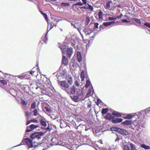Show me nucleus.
<instances>
[{
    "instance_id": "f257e3e1",
    "label": "nucleus",
    "mask_w": 150,
    "mask_h": 150,
    "mask_svg": "<svg viewBox=\"0 0 150 150\" xmlns=\"http://www.w3.org/2000/svg\"><path fill=\"white\" fill-rule=\"evenodd\" d=\"M41 125L43 127H41L42 132H38V139L40 138V137L44 135V134L47 132H50L52 129V128H50V125H48L47 128H45V127L47 126L45 119H42L40 121Z\"/></svg>"
},
{
    "instance_id": "f03ea898",
    "label": "nucleus",
    "mask_w": 150,
    "mask_h": 150,
    "mask_svg": "<svg viewBox=\"0 0 150 150\" xmlns=\"http://www.w3.org/2000/svg\"><path fill=\"white\" fill-rule=\"evenodd\" d=\"M46 82L45 85H44L43 86V88H40L39 91L41 92L42 94H40L41 95L43 94L47 95L49 93L48 90L50 88L51 86V83L50 81H47H47H46Z\"/></svg>"
},
{
    "instance_id": "7ed1b4c3",
    "label": "nucleus",
    "mask_w": 150,
    "mask_h": 150,
    "mask_svg": "<svg viewBox=\"0 0 150 150\" xmlns=\"http://www.w3.org/2000/svg\"><path fill=\"white\" fill-rule=\"evenodd\" d=\"M71 98L73 101L77 102L79 100H84L85 97L82 91H79L76 93L75 95L73 97L71 96Z\"/></svg>"
},
{
    "instance_id": "20e7f679",
    "label": "nucleus",
    "mask_w": 150,
    "mask_h": 150,
    "mask_svg": "<svg viewBox=\"0 0 150 150\" xmlns=\"http://www.w3.org/2000/svg\"><path fill=\"white\" fill-rule=\"evenodd\" d=\"M59 83L60 85V87L66 91L69 88V85L66 82V81H60Z\"/></svg>"
},
{
    "instance_id": "39448f33",
    "label": "nucleus",
    "mask_w": 150,
    "mask_h": 150,
    "mask_svg": "<svg viewBox=\"0 0 150 150\" xmlns=\"http://www.w3.org/2000/svg\"><path fill=\"white\" fill-rule=\"evenodd\" d=\"M129 145L131 147V149H130V147L128 145H124V150H138L136 149V146L135 145L130 143Z\"/></svg>"
},
{
    "instance_id": "423d86ee",
    "label": "nucleus",
    "mask_w": 150,
    "mask_h": 150,
    "mask_svg": "<svg viewBox=\"0 0 150 150\" xmlns=\"http://www.w3.org/2000/svg\"><path fill=\"white\" fill-rule=\"evenodd\" d=\"M23 142H24L27 145H28L29 148L33 147V145L32 144V141L28 138L23 139Z\"/></svg>"
},
{
    "instance_id": "0eeeda50",
    "label": "nucleus",
    "mask_w": 150,
    "mask_h": 150,
    "mask_svg": "<svg viewBox=\"0 0 150 150\" xmlns=\"http://www.w3.org/2000/svg\"><path fill=\"white\" fill-rule=\"evenodd\" d=\"M75 88V86H73L69 88L66 91L69 94L73 95L76 93Z\"/></svg>"
},
{
    "instance_id": "6e6552de",
    "label": "nucleus",
    "mask_w": 150,
    "mask_h": 150,
    "mask_svg": "<svg viewBox=\"0 0 150 150\" xmlns=\"http://www.w3.org/2000/svg\"><path fill=\"white\" fill-rule=\"evenodd\" d=\"M68 63V60L67 58L64 55L62 56V64L64 66H67Z\"/></svg>"
},
{
    "instance_id": "1a4fd4ad",
    "label": "nucleus",
    "mask_w": 150,
    "mask_h": 150,
    "mask_svg": "<svg viewBox=\"0 0 150 150\" xmlns=\"http://www.w3.org/2000/svg\"><path fill=\"white\" fill-rule=\"evenodd\" d=\"M117 130L118 132L121 134L126 135L128 134V132L124 129H122V128H118Z\"/></svg>"
},
{
    "instance_id": "9d476101",
    "label": "nucleus",
    "mask_w": 150,
    "mask_h": 150,
    "mask_svg": "<svg viewBox=\"0 0 150 150\" xmlns=\"http://www.w3.org/2000/svg\"><path fill=\"white\" fill-rule=\"evenodd\" d=\"M105 118L107 120L112 121V120L114 118V117L112 116L111 113H108L105 117Z\"/></svg>"
},
{
    "instance_id": "9b49d317",
    "label": "nucleus",
    "mask_w": 150,
    "mask_h": 150,
    "mask_svg": "<svg viewBox=\"0 0 150 150\" xmlns=\"http://www.w3.org/2000/svg\"><path fill=\"white\" fill-rule=\"evenodd\" d=\"M47 39L46 35L42 36L41 38V40L40 41L39 44H43L46 42Z\"/></svg>"
},
{
    "instance_id": "f8f14e48",
    "label": "nucleus",
    "mask_w": 150,
    "mask_h": 150,
    "mask_svg": "<svg viewBox=\"0 0 150 150\" xmlns=\"http://www.w3.org/2000/svg\"><path fill=\"white\" fill-rule=\"evenodd\" d=\"M73 53V49L72 48H68L67 51L66 53L67 54L68 57L69 58H70L72 56V54Z\"/></svg>"
},
{
    "instance_id": "ddd939ff",
    "label": "nucleus",
    "mask_w": 150,
    "mask_h": 150,
    "mask_svg": "<svg viewBox=\"0 0 150 150\" xmlns=\"http://www.w3.org/2000/svg\"><path fill=\"white\" fill-rule=\"evenodd\" d=\"M123 121V119L122 118H113L111 122L112 123H119L122 122Z\"/></svg>"
},
{
    "instance_id": "4468645a",
    "label": "nucleus",
    "mask_w": 150,
    "mask_h": 150,
    "mask_svg": "<svg viewBox=\"0 0 150 150\" xmlns=\"http://www.w3.org/2000/svg\"><path fill=\"white\" fill-rule=\"evenodd\" d=\"M83 31L86 36H89L92 33L93 31L85 28L84 29Z\"/></svg>"
},
{
    "instance_id": "2eb2a0df",
    "label": "nucleus",
    "mask_w": 150,
    "mask_h": 150,
    "mask_svg": "<svg viewBox=\"0 0 150 150\" xmlns=\"http://www.w3.org/2000/svg\"><path fill=\"white\" fill-rule=\"evenodd\" d=\"M77 57L79 62H81L82 60V56L81 53L80 52H78L77 53Z\"/></svg>"
},
{
    "instance_id": "dca6fc26",
    "label": "nucleus",
    "mask_w": 150,
    "mask_h": 150,
    "mask_svg": "<svg viewBox=\"0 0 150 150\" xmlns=\"http://www.w3.org/2000/svg\"><path fill=\"white\" fill-rule=\"evenodd\" d=\"M112 115L116 117H121L122 116V115L120 113L115 111L112 112Z\"/></svg>"
},
{
    "instance_id": "f3484780",
    "label": "nucleus",
    "mask_w": 150,
    "mask_h": 150,
    "mask_svg": "<svg viewBox=\"0 0 150 150\" xmlns=\"http://www.w3.org/2000/svg\"><path fill=\"white\" fill-rule=\"evenodd\" d=\"M132 122L130 120H126L122 123V124L124 125H127L131 124Z\"/></svg>"
},
{
    "instance_id": "a211bd4d",
    "label": "nucleus",
    "mask_w": 150,
    "mask_h": 150,
    "mask_svg": "<svg viewBox=\"0 0 150 150\" xmlns=\"http://www.w3.org/2000/svg\"><path fill=\"white\" fill-rule=\"evenodd\" d=\"M112 4V0L109 1L107 3L106 5L105 8L106 9H109L110 7L111 4Z\"/></svg>"
},
{
    "instance_id": "6ab92c4d",
    "label": "nucleus",
    "mask_w": 150,
    "mask_h": 150,
    "mask_svg": "<svg viewBox=\"0 0 150 150\" xmlns=\"http://www.w3.org/2000/svg\"><path fill=\"white\" fill-rule=\"evenodd\" d=\"M30 137L32 139H34L35 138H38V132H36L31 134Z\"/></svg>"
},
{
    "instance_id": "aec40b11",
    "label": "nucleus",
    "mask_w": 150,
    "mask_h": 150,
    "mask_svg": "<svg viewBox=\"0 0 150 150\" xmlns=\"http://www.w3.org/2000/svg\"><path fill=\"white\" fill-rule=\"evenodd\" d=\"M67 83H68L69 84L71 85L72 83V78L71 77L67 78L65 81Z\"/></svg>"
},
{
    "instance_id": "412c9836",
    "label": "nucleus",
    "mask_w": 150,
    "mask_h": 150,
    "mask_svg": "<svg viewBox=\"0 0 150 150\" xmlns=\"http://www.w3.org/2000/svg\"><path fill=\"white\" fill-rule=\"evenodd\" d=\"M80 77L81 79V80L82 81H84L85 76V72L84 71H82Z\"/></svg>"
},
{
    "instance_id": "4be33fe9",
    "label": "nucleus",
    "mask_w": 150,
    "mask_h": 150,
    "mask_svg": "<svg viewBox=\"0 0 150 150\" xmlns=\"http://www.w3.org/2000/svg\"><path fill=\"white\" fill-rule=\"evenodd\" d=\"M114 23L115 21L104 22L103 23V25L104 26H107L110 25H112V24H113Z\"/></svg>"
},
{
    "instance_id": "5701e85b",
    "label": "nucleus",
    "mask_w": 150,
    "mask_h": 150,
    "mask_svg": "<svg viewBox=\"0 0 150 150\" xmlns=\"http://www.w3.org/2000/svg\"><path fill=\"white\" fill-rule=\"evenodd\" d=\"M40 79H38V81H39V80H40V82H44V81L45 79H46L45 78V76L43 75H40Z\"/></svg>"
},
{
    "instance_id": "b1692460",
    "label": "nucleus",
    "mask_w": 150,
    "mask_h": 150,
    "mask_svg": "<svg viewBox=\"0 0 150 150\" xmlns=\"http://www.w3.org/2000/svg\"><path fill=\"white\" fill-rule=\"evenodd\" d=\"M39 11L40 12L41 14L45 17V20L47 21H48V18L47 15L45 13H43L41 10H39Z\"/></svg>"
},
{
    "instance_id": "393cba45",
    "label": "nucleus",
    "mask_w": 150,
    "mask_h": 150,
    "mask_svg": "<svg viewBox=\"0 0 150 150\" xmlns=\"http://www.w3.org/2000/svg\"><path fill=\"white\" fill-rule=\"evenodd\" d=\"M25 113L27 119L28 120L29 119L30 116L32 115V112H28V111H25Z\"/></svg>"
},
{
    "instance_id": "a878e982",
    "label": "nucleus",
    "mask_w": 150,
    "mask_h": 150,
    "mask_svg": "<svg viewBox=\"0 0 150 150\" xmlns=\"http://www.w3.org/2000/svg\"><path fill=\"white\" fill-rule=\"evenodd\" d=\"M43 110L45 112L47 111L49 112H52V110L51 109L48 107L47 106L45 108V109H44Z\"/></svg>"
},
{
    "instance_id": "bb28decb",
    "label": "nucleus",
    "mask_w": 150,
    "mask_h": 150,
    "mask_svg": "<svg viewBox=\"0 0 150 150\" xmlns=\"http://www.w3.org/2000/svg\"><path fill=\"white\" fill-rule=\"evenodd\" d=\"M141 147L144 148L145 149H150V147L149 146H147L145 144H142L141 145Z\"/></svg>"
},
{
    "instance_id": "cd10ccee",
    "label": "nucleus",
    "mask_w": 150,
    "mask_h": 150,
    "mask_svg": "<svg viewBox=\"0 0 150 150\" xmlns=\"http://www.w3.org/2000/svg\"><path fill=\"white\" fill-rule=\"evenodd\" d=\"M98 18L99 19H103V13L101 11H100L98 12Z\"/></svg>"
},
{
    "instance_id": "c85d7f7f",
    "label": "nucleus",
    "mask_w": 150,
    "mask_h": 150,
    "mask_svg": "<svg viewBox=\"0 0 150 150\" xmlns=\"http://www.w3.org/2000/svg\"><path fill=\"white\" fill-rule=\"evenodd\" d=\"M108 111V108H103L102 109L101 111V113L102 115H105L106 114Z\"/></svg>"
},
{
    "instance_id": "c756f323",
    "label": "nucleus",
    "mask_w": 150,
    "mask_h": 150,
    "mask_svg": "<svg viewBox=\"0 0 150 150\" xmlns=\"http://www.w3.org/2000/svg\"><path fill=\"white\" fill-rule=\"evenodd\" d=\"M90 18L89 17H87L86 18V20H85V24L86 25H87L90 22Z\"/></svg>"
},
{
    "instance_id": "7c9ffc66",
    "label": "nucleus",
    "mask_w": 150,
    "mask_h": 150,
    "mask_svg": "<svg viewBox=\"0 0 150 150\" xmlns=\"http://www.w3.org/2000/svg\"><path fill=\"white\" fill-rule=\"evenodd\" d=\"M134 21H135L137 24L139 25L141 24V22L139 19H136V18H133L132 19Z\"/></svg>"
},
{
    "instance_id": "2f4dec72",
    "label": "nucleus",
    "mask_w": 150,
    "mask_h": 150,
    "mask_svg": "<svg viewBox=\"0 0 150 150\" xmlns=\"http://www.w3.org/2000/svg\"><path fill=\"white\" fill-rule=\"evenodd\" d=\"M0 82L4 86L7 84V81L2 80H0Z\"/></svg>"
},
{
    "instance_id": "473e14b6",
    "label": "nucleus",
    "mask_w": 150,
    "mask_h": 150,
    "mask_svg": "<svg viewBox=\"0 0 150 150\" xmlns=\"http://www.w3.org/2000/svg\"><path fill=\"white\" fill-rule=\"evenodd\" d=\"M88 5V8H85V7H83L84 8H87V9H89L91 11H93V7L92 6H91V5H90V4H87Z\"/></svg>"
},
{
    "instance_id": "72a5a7b5",
    "label": "nucleus",
    "mask_w": 150,
    "mask_h": 150,
    "mask_svg": "<svg viewBox=\"0 0 150 150\" xmlns=\"http://www.w3.org/2000/svg\"><path fill=\"white\" fill-rule=\"evenodd\" d=\"M94 26L93 27V28L94 30H96L98 28V26L99 25V23H94Z\"/></svg>"
},
{
    "instance_id": "f704fd0d",
    "label": "nucleus",
    "mask_w": 150,
    "mask_h": 150,
    "mask_svg": "<svg viewBox=\"0 0 150 150\" xmlns=\"http://www.w3.org/2000/svg\"><path fill=\"white\" fill-rule=\"evenodd\" d=\"M90 81L88 80H87L86 81L85 86L86 88H88L91 84Z\"/></svg>"
},
{
    "instance_id": "c9c22d12",
    "label": "nucleus",
    "mask_w": 150,
    "mask_h": 150,
    "mask_svg": "<svg viewBox=\"0 0 150 150\" xmlns=\"http://www.w3.org/2000/svg\"><path fill=\"white\" fill-rule=\"evenodd\" d=\"M83 5V3L81 2H78L74 4H73V6H76V5H78V6H81Z\"/></svg>"
},
{
    "instance_id": "e433bc0d",
    "label": "nucleus",
    "mask_w": 150,
    "mask_h": 150,
    "mask_svg": "<svg viewBox=\"0 0 150 150\" xmlns=\"http://www.w3.org/2000/svg\"><path fill=\"white\" fill-rule=\"evenodd\" d=\"M123 16V14L122 13H121L120 16H116L115 18L113 17V20H116L117 19H118L119 20V19H120V18H122Z\"/></svg>"
},
{
    "instance_id": "4c0bfd02",
    "label": "nucleus",
    "mask_w": 150,
    "mask_h": 150,
    "mask_svg": "<svg viewBox=\"0 0 150 150\" xmlns=\"http://www.w3.org/2000/svg\"><path fill=\"white\" fill-rule=\"evenodd\" d=\"M29 127L32 130L33 129L35 128L38 127V125H35L32 124L30 126H29Z\"/></svg>"
},
{
    "instance_id": "58836bf2",
    "label": "nucleus",
    "mask_w": 150,
    "mask_h": 150,
    "mask_svg": "<svg viewBox=\"0 0 150 150\" xmlns=\"http://www.w3.org/2000/svg\"><path fill=\"white\" fill-rule=\"evenodd\" d=\"M61 5L62 6H64L65 7L66 6L67 7H68V6H70V4L68 3L63 2L61 3Z\"/></svg>"
},
{
    "instance_id": "ea45409f",
    "label": "nucleus",
    "mask_w": 150,
    "mask_h": 150,
    "mask_svg": "<svg viewBox=\"0 0 150 150\" xmlns=\"http://www.w3.org/2000/svg\"><path fill=\"white\" fill-rule=\"evenodd\" d=\"M41 106L42 110H43L44 109V108L47 106V104L45 103H41Z\"/></svg>"
},
{
    "instance_id": "a19ab883",
    "label": "nucleus",
    "mask_w": 150,
    "mask_h": 150,
    "mask_svg": "<svg viewBox=\"0 0 150 150\" xmlns=\"http://www.w3.org/2000/svg\"><path fill=\"white\" fill-rule=\"evenodd\" d=\"M61 51L63 54H66L67 50L65 48H62Z\"/></svg>"
},
{
    "instance_id": "79ce46f5",
    "label": "nucleus",
    "mask_w": 150,
    "mask_h": 150,
    "mask_svg": "<svg viewBox=\"0 0 150 150\" xmlns=\"http://www.w3.org/2000/svg\"><path fill=\"white\" fill-rule=\"evenodd\" d=\"M132 117L133 116L131 115V114H128L127 115V116L125 118L126 119H130L132 118Z\"/></svg>"
},
{
    "instance_id": "37998d69",
    "label": "nucleus",
    "mask_w": 150,
    "mask_h": 150,
    "mask_svg": "<svg viewBox=\"0 0 150 150\" xmlns=\"http://www.w3.org/2000/svg\"><path fill=\"white\" fill-rule=\"evenodd\" d=\"M36 102H34L31 104V108L34 109V108H35L36 107Z\"/></svg>"
},
{
    "instance_id": "c03bdc74",
    "label": "nucleus",
    "mask_w": 150,
    "mask_h": 150,
    "mask_svg": "<svg viewBox=\"0 0 150 150\" xmlns=\"http://www.w3.org/2000/svg\"><path fill=\"white\" fill-rule=\"evenodd\" d=\"M21 102L22 104L23 105H27V103L25 100L21 99Z\"/></svg>"
},
{
    "instance_id": "a18cd8bd",
    "label": "nucleus",
    "mask_w": 150,
    "mask_h": 150,
    "mask_svg": "<svg viewBox=\"0 0 150 150\" xmlns=\"http://www.w3.org/2000/svg\"><path fill=\"white\" fill-rule=\"evenodd\" d=\"M33 115L34 116H36L38 113V110L37 109H35L33 111Z\"/></svg>"
},
{
    "instance_id": "49530a36",
    "label": "nucleus",
    "mask_w": 150,
    "mask_h": 150,
    "mask_svg": "<svg viewBox=\"0 0 150 150\" xmlns=\"http://www.w3.org/2000/svg\"><path fill=\"white\" fill-rule=\"evenodd\" d=\"M144 25L150 28V23H144Z\"/></svg>"
},
{
    "instance_id": "de8ad7c7",
    "label": "nucleus",
    "mask_w": 150,
    "mask_h": 150,
    "mask_svg": "<svg viewBox=\"0 0 150 150\" xmlns=\"http://www.w3.org/2000/svg\"><path fill=\"white\" fill-rule=\"evenodd\" d=\"M93 24L91 23L88 26V27L90 29H92L93 28Z\"/></svg>"
},
{
    "instance_id": "09e8293b",
    "label": "nucleus",
    "mask_w": 150,
    "mask_h": 150,
    "mask_svg": "<svg viewBox=\"0 0 150 150\" xmlns=\"http://www.w3.org/2000/svg\"><path fill=\"white\" fill-rule=\"evenodd\" d=\"M74 84L76 86H79V83L77 81H75Z\"/></svg>"
},
{
    "instance_id": "8fccbe9b",
    "label": "nucleus",
    "mask_w": 150,
    "mask_h": 150,
    "mask_svg": "<svg viewBox=\"0 0 150 150\" xmlns=\"http://www.w3.org/2000/svg\"><path fill=\"white\" fill-rule=\"evenodd\" d=\"M35 67L33 68L32 69V70L30 72V74H31V75H32V74H33L34 73V72H35V71L34 70V69H35Z\"/></svg>"
},
{
    "instance_id": "3c124183",
    "label": "nucleus",
    "mask_w": 150,
    "mask_h": 150,
    "mask_svg": "<svg viewBox=\"0 0 150 150\" xmlns=\"http://www.w3.org/2000/svg\"><path fill=\"white\" fill-rule=\"evenodd\" d=\"M29 128V126H28L27 127V128H26V132H30V131H32V129H28V128Z\"/></svg>"
},
{
    "instance_id": "603ef678",
    "label": "nucleus",
    "mask_w": 150,
    "mask_h": 150,
    "mask_svg": "<svg viewBox=\"0 0 150 150\" xmlns=\"http://www.w3.org/2000/svg\"><path fill=\"white\" fill-rule=\"evenodd\" d=\"M120 138L118 136L115 140V142H119Z\"/></svg>"
},
{
    "instance_id": "864d4df0",
    "label": "nucleus",
    "mask_w": 150,
    "mask_h": 150,
    "mask_svg": "<svg viewBox=\"0 0 150 150\" xmlns=\"http://www.w3.org/2000/svg\"><path fill=\"white\" fill-rule=\"evenodd\" d=\"M108 19L110 21H112L113 20V17H109L108 18Z\"/></svg>"
},
{
    "instance_id": "5fc2aeb1",
    "label": "nucleus",
    "mask_w": 150,
    "mask_h": 150,
    "mask_svg": "<svg viewBox=\"0 0 150 150\" xmlns=\"http://www.w3.org/2000/svg\"><path fill=\"white\" fill-rule=\"evenodd\" d=\"M101 102V101L100 99H98L97 100V102L96 103V104L97 105H98L100 103V102Z\"/></svg>"
},
{
    "instance_id": "6e6d98bb",
    "label": "nucleus",
    "mask_w": 150,
    "mask_h": 150,
    "mask_svg": "<svg viewBox=\"0 0 150 150\" xmlns=\"http://www.w3.org/2000/svg\"><path fill=\"white\" fill-rule=\"evenodd\" d=\"M103 26H104L103 25V24L102 25H100L99 26V29L100 30H101L102 28H104V27H103Z\"/></svg>"
},
{
    "instance_id": "4d7b16f0",
    "label": "nucleus",
    "mask_w": 150,
    "mask_h": 150,
    "mask_svg": "<svg viewBox=\"0 0 150 150\" xmlns=\"http://www.w3.org/2000/svg\"><path fill=\"white\" fill-rule=\"evenodd\" d=\"M24 142H23V141H22V142L20 143V144L17 145H16V146H13V147H16V146H20L21 145H22L23 144H22V143Z\"/></svg>"
},
{
    "instance_id": "13d9d810",
    "label": "nucleus",
    "mask_w": 150,
    "mask_h": 150,
    "mask_svg": "<svg viewBox=\"0 0 150 150\" xmlns=\"http://www.w3.org/2000/svg\"><path fill=\"white\" fill-rule=\"evenodd\" d=\"M60 127L61 128H64V127L63 125V123L61 122H60Z\"/></svg>"
},
{
    "instance_id": "bf43d9fd",
    "label": "nucleus",
    "mask_w": 150,
    "mask_h": 150,
    "mask_svg": "<svg viewBox=\"0 0 150 150\" xmlns=\"http://www.w3.org/2000/svg\"><path fill=\"white\" fill-rule=\"evenodd\" d=\"M31 122H38V120L35 119L31 120Z\"/></svg>"
},
{
    "instance_id": "052dcab7",
    "label": "nucleus",
    "mask_w": 150,
    "mask_h": 150,
    "mask_svg": "<svg viewBox=\"0 0 150 150\" xmlns=\"http://www.w3.org/2000/svg\"><path fill=\"white\" fill-rule=\"evenodd\" d=\"M84 4H86L87 3L86 0H82Z\"/></svg>"
},
{
    "instance_id": "680f3d73",
    "label": "nucleus",
    "mask_w": 150,
    "mask_h": 150,
    "mask_svg": "<svg viewBox=\"0 0 150 150\" xmlns=\"http://www.w3.org/2000/svg\"><path fill=\"white\" fill-rule=\"evenodd\" d=\"M31 122V120H28L26 123V125H28Z\"/></svg>"
},
{
    "instance_id": "e2e57ef3",
    "label": "nucleus",
    "mask_w": 150,
    "mask_h": 150,
    "mask_svg": "<svg viewBox=\"0 0 150 150\" xmlns=\"http://www.w3.org/2000/svg\"><path fill=\"white\" fill-rule=\"evenodd\" d=\"M122 21L124 23H128L129 22L127 21L126 19H123L122 20Z\"/></svg>"
},
{
    "instance_id": "0e129e2a",
    "label": "nucleus",
    "mask_w": 150,
    "mask_h": 150,
    "mask_svg": "<svg viewBox=\"0 0 150 150\" xmlns=\"http://www.w3.org/2000/svg\"><path fill=\"white\" fill-rule=\"evenodd\" d=\"M75 45V42H71V45L72 46H74Z\"/></svg>"
},
{
    "instance_id": "69168bd1",
    "label": "nucleus",
    "mask_w": 150,
    "mask_h": 150,
    "mask_svg": "<svg viewBox=\"0 0 150 150\" xmlns=\"http://www.w3.org/2000/svg\"><path fill=\"white\" fill-rule=\"evenodd\" d=\"M83 7L88 8V7H86V6H84L80 7V8L81 9H87V8H83Z\"/></svg>"
},
{
    "instance_id": "338daca9",
    "label": "nucleus",
    "mask_w": 150,
    "mask_h": 150,
    "mask_svg": "<svg viewBox=\"0 0 150 150\" xmlns=\"http://www.w3.org/2000/svg\"><path fill=\"white\" fill-rule=\"evenodd\" d=\"M91 105L90 104H88L87 106L88 107V108H91Z\"/></svg>"
},
{
    "instance_id": "774afa93",
    "label": "nucleus",
    "mask_w": 150,
    "mask_h": 150,
    "mask_svg": "<svg viewBox=\"0 0 150 150\" xmlns=\"http://www.w3.org/2000/svg\"><path fill=\"white\" fill-rule=\"evenodd\" d=\"M33 1L34 2V3L36 4H37V1H36V0H35V1Z\"/></svg>"
}]
</instances>
